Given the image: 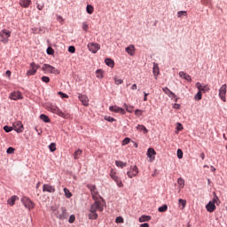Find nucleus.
Segmentation results:
<instances>
[{"mask_svg":"<svg viewBox=\"0 0 227 227\" xmlns=\"http://www.w3.org/2000/svg\"><path fill=\"white\" fill-rule=\"evenodd\" d=\"M105 63L107 67H110V68H114V60L111 59H106L105 60Z\"/></svg>","mask_w":227,"mask_h":227,"instance_id":"nucleus-30","label":"nucleus"},{"mask_svg":"<svg viewBox=\"0 0 227 227\" xmlns=\"http://www.w3.org/2000/svg\"><path fill=\"white\" fill-rule=\"evenodd\" d=\"M137 129L139 130L140 132H144V134H148V129H146L145 125H137Z\"/></svg>","mask_w":227,"mask_h":227,"instance_id":"nucleus-29","label":"nucleus"},{"mask_svg":"<svg viewBox=\"0 0 227 227\" xmlns=\"http://www.w3.org/2000/svg\"><path fill=\"white\" fill-rule=\"evenodd\" d=\"M42 70L44 74H55L56 75H59L60 74L59 69L49 64H43Z\"/></svg>","mask_w":227,"mask_h":227,"instance_id":"nucleus-1","label":"nucleus"},{"mask_svg":"<svg viewBox=\"0 0 227 227\" xmlns=\"http://www.w3.org/2000/svg\"><path fill=\"white\" fill-rule=\"evenodd\" d=\"M217 201H219V197L218 196H215L213 198V200H211L210 202L213 203V205H215V203H217Z\"/></svg>","mask_w":227,"mask_h":227,"instance_id":"nucleus-54","label":"nucleus"},{"mask_svg":"<svg viewBox=\"0 0 227 227\" xmlns=\"http://www.w3.org/2000/svg\"><path fill=\"white\" fill-rule=\"evenodd\" d=\"M219 98L223 102H226V84H223L219 90Z\"/></svg>","mask_w":227,"mask_h":227,"instance_id":"nucleus-14","label":"nucleus"},{"mask_svg":"<svg viewBox=\"0 0 227 227\" xmlns=\"http://www.w3.org/2000/svg\"><path fill=\"white\" fill-rule=\"evenodd\" d=\"M124 107L128 113H132L134 106H129L127 104H124Z\"/></svg>","mask_w":227,"mask_h":227,"instance_id":"nucleus-43","label":"nucleus"},{"mask_svg":"<svg viewBox=\"0 0 227 227\" xmlns=\"http://www.w3.org/2000/svg\"><path fill=\"white\" fill-rule=\"evenodd\" d=\"M89 51L90 52H92V54H97V52H98V51H100V44H98V43H90L87 45Z\"/></svg>","mask_w":227,"mask_h":227,"instance_id":"nucleus-8","label":"nucleus"},{"mask_svg":"<svg viewBox=\"0 0 227 227\" xmlns=\"http://www.w3.org/2000/svg\"><path fill=\"white\" fill-rule=\"evenodd\" d=\"M139 173V169L137 166L130 167L129 170L127 172V176L129 178H134V176H137Z\"/></svg>","mask_w":227,"mask_h":227,"instance_id":"nucleus-11","label":"nucleus"},{"mask_svg":"<svg viewBox=\"0 0 227 227\" xmlns=\"http://www.w3.org/2000/svg\"><path fill=\"white\" fill-rule=\"evenodd\" d=\"M38 68H40L39 65H36V63L32 62L29 67V70L27 72V75L29 77L31 75H35L36 72L38 71Z\"/></svg>","mask_w":227,"mask_h":227,"instance_id":"nucleus-7","label":"nucleus"},{"mask_svg":"<svg viewBox=\"0 0 227 227\" xmlns=\"http://www.w3.org/2000/svg\"><path fill=\"white\" fill-rule=\"evenodd\" d=\"M68 52H71V54H74L75 52V47L74 46H69Z\"/></svg>","mask_w":227,"mask_h":227,"instance_id":"nucleus-55","label":"nucleus"},{"mask_svg":"<svg viewBox=\"0 0 227 227\" xmlns=\"http://www.w3.org/2000/svg\"><path fill=\"white\" fill-rule=\"evenodd\" d=\"M12 129L18 133L20 134L21 132H24V125L22 124V121H17L12 124Z\"/></svg>","mask_w":227,"mask_h":227,"instance_id":"nucleus-9","label":"nucleus"},{"mask_svg":"<svg viewBox=\"0 0 227 227\" xmlns=\"http://www.w3.org/2000/svg\"><path fill=\"white\" fill-rule=\"evenodd\" d=\"M49 149H50L51 152H56V144L55 143H51L49 145Z\"/></svg>","mask_w":227,"mask_h":227,"instance_id":"nucleus-42","label":"nucleus"},{"mask_svg":"<svg viewBox=\"0 0 227 227\" xmlns=\"http://www.w3.org/2000/svg\"><path fill=\"white\" fill-rule=\"evenodd\" d=\"M155 155H157V152H155V149L149 148L147 150V157H149L150 160H155Z\"/></svg>","mask_w":227,"mask_h":227,"instance_id":"nucleus-19","label":"nucleus"},{"mask_svg":"<svg viewBox=\"0 0 227 227\" xmlns=\"http://www.w3.org/2000/svg\"><path fill=\"white\" fill-rule=\"evenodd\" d=\"M168 211V205H163L158 208V212H167Z\"/></svg>","mask_w":227,"mask_h":227,"instance_id":"nucleus-39","label":"nucleus"},{"mask_svg":"<svg viewBox=\"0 0 227 227\" xmlns=\"http://www.w3.org/2000/svg\"><path fill=\"white\" fill-rule=\"evenodd\" d=\"M20 4L23 8H29V4H31V0H20Z\"/></svg>","mask_w":227,"mask_h":227,"instance_id":"nucleus-23","label":"nucleus"},{"mask_svg":"<svg viewBox=\"0 0 227 227\" xmlns=\"http://www.w3.org/2000/svg\"><path fill=\"white\" fill-rule=\"evenodd\" d=\"M58 219H67L68 217V215L67 214V208L61 207L60 210L58 211L57 215Z\"/></svg>","mask_w":227,"mask_h":227,"instance_id":"nucleus-13","label":"nucleus"},{"mask_svg":"<svg viewBox=\"0 0 227 227\" xmlns=\"http://www.w3.org/2000/svg\"><path fill=\"white\" fill-rule=\"evenodd\" d=\"M115 223H123V217L118 216V217L115 219Z\"/></svg>","mask_w":227,"mask_h":227,"instance_id":"nucleus-58","label":"nucleus"},{"mask_svg":"<svg viewBox=\"0 0 227 227\" xmlns=\"http://www.w3.org/2000/svg\"><path fill=\"white\" fill-rule=\"evenodd\" d=\"M87 187L90 189L94 201L98 200V191H97V186L93 184H88Z\"/></svg>","mask_w":227,"mask_h":227,"instance_id":"nucleus-10","label":"nucleus"},{"mask_svg":"<svg viewBox=\"0 0 227 227\" xmlns=\"http://www.w3.org/2000/svg\"><path fill=\"white\" fill-rule=\"evenodd\" d=\"M43 192H56V188L51 184H43Z\"/></svg>","mask_w":227,"mask_h":227,"instance_id":"nucleus-18","label":"nucleus"},{"mask_svg":"<svg viewBox=\"0 0 227 227\" xmlns=\"http://www.w3.org/2000/svg\"><path fill=\"white\" fill-rule=\"evenodd\" d=\"M59 97H61V98H68V95H67L61 91L59 92Z\"/></svg>","mask_w":227,"mask_h":227,"instance_id":"nucleus-56","label":"nucleus"},{"mask_svg":"<svg viewBox=\"0 0 227 227\" xmlns=\"http://www.w3.org/2000/svg\"><path fill=\"white\" fill-rule=\"evenodd\" d=\"M152 220V216L150 215H142L139 217V223H148V221Z\"/></svg>","mask_w":227,"mask_h":227,"instance_id":"nucleus-28","label":"nucleus"},{"mask_svg":"<svg viewBox=\"0 0 227 227\" xmlns=\"http://www.w3.org/2000/svg\"><path fill=\"white\" fill-rule=\"evenodd\" d=\"M178 205L180 207V205L182 206V210H184V208H185V205H187V200H184V199H179L178 200Z\"/></svg>","mask_w":227,"mask_h":227,"instance_id":"nucleus-34","label":"nucleus"},{"mask_svg":"<svg viewBox=\"0 0 227 227\" xmlns=\"http://www.w3.org/2000/svg\"><path fill=\"white\" fill-rule=\"evenodd\" d=\"M89 219H91V220L98 219V214H97V212L90 209Z\"/></svg>","mask_w":227,"mask_h":227,"instance_id":"nucleus-25","label":"nucleus"},{"mask_svg":"<svg viewBox=\"0 0 227 227\" xmlns=\"http://www.w3.org/2000/svg\"><path fill=\"white\" fill-rule=\"evenodd\" d=\"M179 76L182 79H184L185 81H187L188 82H191V81H192V78L191 77V75L187 74L185 72H179Z\"/></svg>","mask_w":227,"mask_h":227,"instance_id":"nucleus-20","label":"nucleus"},{"mask_svg":"<svg viewBox=\"0 0 227 227\" xmlns=\"http://www.w3.org/2000/svg\"><path fill=\"white\" fill-rule=\"evenodd\" d=\"M177 184L180 189H184V187H185V181L182 177L177 179Z\"/></svg>","mask_w":227,"mask_h":227,"instance_id":"nucleus-33","label":"nucleus"},{"mask_svg":"<svg viewBox=\"0 0 227 227\" xmlns=\"http://www.w3.org/2000/svg\"><path fill=\"white\" fill-rule=\"evenodd\" d=\"M105 120L106 121H110L111 123H113V121H116V119H114V118L111 117V116H106Z\"/></svg>","mask_w":227,"mask_h":227,"instance_id":"nucleus-46","label":"nucleus"},{"mask_svg":"<svg viewBox=\"0 0 227 227\" xmlns=\"http://www.w3.org/2000/svg\"><path fill=\"white\" fill-rule=\"evenodd\" d=\"M148 100V93L144 92V102H146Z\"/></svg>","mask_w":227,"mask_h":227,"instance_id":"nucleus-60","label":"nucleus"},{"mask_svg":"<svg viewBox=\"0 0 227 227\" xmlns=\"http://www.w3.org/2000/svg\"><path fill=\"white\" fill-rule=\"evenodd\" d=\"M57 20L58 22H60V24H63V17L61 15H57Z\"/></svg>","mask_w":227,"mask_h":227,"instance_id":"nucleus-57","label":"nucleus"},{"mask_svg":"<svg viewBox=\"0 0 227 227\" xmlns=\"http://www.w3.org/2000/svg\"><path fill=\"white\" fill-rule=\"evenodd\" d=\"M21 202L28 210H33V208H35V203L31 201V200H29L27 197H23L21 199Z\"/></svg>","mask_w":227,"mask_h":227,"instance_id":"nucleus-6","label":"nucleus"},{"mask_svg":"<svg viewBox=\"0 0 227 227\" xmlns=\"http://www.w3.org/2000/svg\"><path fill=\"white\" fill-rule=\"evenodd\" d=\"M153 74L154 77H157V75L160 74L159 65L157 63H153Z\"/></svg>","mask_w":227,"mask_h":227,"instance_id":"nucleus-26","label":"nucleus"},{"mask_svg":"<svg viewBox=\"0 0 227 227\" xmlns=\"http://www.w3.org/2000/svg\"><path fill=\"white\" fill-rule=\"evenodd\" d=\"M40 119L44 121V123H51V119L46 114H41Z\"/></svg>","mask_w":227,"mask_h":227,"instance_id":"nucleus-31","label":"nucleus"},{"mask_svg":"<svg viewBox=\"0 0 227 227\" xmlns=\"http://www.w3.org/2000/svg\"><path fill=\"white\" fill-rule=\"evenodd\" d=\"M75 222V215H71L68 220V223H70L72 224V223Z\"/></svg>","mask_w":227,"mask_h":227,"instance_id":"nucleus-53","label":"nucleus"},{"mask_svg":"<svg viewBox=\"0 0 227 227\" xmlns=\"http://www.w3.org/2000/svg\"><path fill=\"white\" fill-rule=\"evenodd\" d=\"M81 155H82V150L78 149L74 153V159H79L81 157Z\"/></svg>","mask_w":227,"mask_h":227,"instance_id":"nucleus-36","label":"nucleus"},{"mask_svg":"<svg viewBox=\"0 0 227 227\" xmlns=\"http://www.w3.org/2000/svg\"><path fill=\"white\" fill-rule=\"evenodd\" d=\"M96 75H97L98 79H102L104 77V73L102 72V70L98 69L96 71Z\"/></svg>","mask_w":227,"mask_h":227,"instance_id":"nucleus-37","label":"nucleus"},{"mask_svg":"<svg viewBox=\"0 0 227 227\" xmlns=\"http://www.w3.org/2000/svg\"><path fill=\"white\" fill-rule=\"evenodd\" d=\"M135 115L136 116H143V110L137 109L135 111Z\"/></svg>","mask_w":227,"mask_h":227,"instance_id":"nucleus-49","label":"nucleus"},{"mask_svg":"<svg viewBox=\"0 0 227 227\" xmlns=\"http://www.w3.org/2000/svg\"><path fill=\"white\" fill-rule=\"evenodd\" d=\"M47 54H49L50 56H52L54 54V50L51 47H49L47 49Z\"/></svg>","mask_w":227,"mask_h":227,"instance_id":"nucleus-51","label":"nucleus"},{"mask_svg":"<svg viewBox=\"0 0 227 227\" xmlns=\"http://www.w3.org/2000/svg\"><path fill=\"white\" fill-rule=\"evenodd\" d=\"M109 110L112 111V113H119L120 114H125V109L119 107L117 106H110Z\"/></svg>","mask_w":227,"mask_h":227,"instance_id":"nucleus-17","label":"nucleus"},{"mask_svg":"<svg viewBox=\"0 0 227 227\" xmlns=\"http://www.w3.org/2000/svg\"><path fill=\"white\" fill-rule=\"evenodd\" d=\"M110 177L112 178V180H114V182H115L117 186L123 187V183L121 182V179H120L118 175H116V171H114V169L113 168L110 171Z\"/></svg>","mask_w":227,"mask_h":227,"instance_id":"nucleus-5","label":"nucleus"},{"mask_svg":"<svg viewBox=\"0 0 227 227\" xmlns=\"http://www.w3.org/2000/svg\"><path fill=\"white\" fill-rule=\"evenodd\" d=\"M82 29H83V31H88V29H89V25H88V22H83L82 23Z\"/></svg>","mask_w":227,"mask_h":227,"instance_id":"nucleus-50","label":"nucleus"},{"mask_svg":"<svg viewBox=\"0 0 227 227\" xmlns=\"http://www.w3.org/2000/svg\"><path fill=\"white\" fill-rule=\"evenodd\" d=\"M64 193L66 198H70L72 196V192L67 188H64Z\"/></svg>","mask_w":227,"mask_h":227,"instance_id":"nucleus-38","label":"nucleus"},{"mask_svg":"<svg viewBox=\"0 0 227 227\" xmlns=\"http://www.w3.org/2000/svg\"><path fill=\"white\" fill-rule=\"evenodd\" d=\"M131 90H137V84L134 83V84L131 86Z\"/></svg>","mask_w":227,"mask_h":227,"instance_id":"nucleus-62","label":"nucleus"},{"mask_svg":"<svg viewBox=\"0 0 227 227\" xmlns=\"http://www.w3.org/2000/svg\"><path fill=\"white\" fill-rule=\"evenodd\" d=\"M140 227H150V224H148V223H142V224H140Z\"/></svg>","mask_w":227,"mask_h":227,"instance_id":"nucleus-63","label":"nucleus"},{"mask_svg":"<svg viewBox=\"0 0 227 227\" xmlns=\"http://www.w3.org/2000/svg\"><path fill=\"white\" fill-rule=\"evenodd\" d=\"M114 82L117 86H120V84H123V80L118 78V77H114Z\"/></svg>","mask_w":227,"mask_h":227,"instance_id":"nucleus-40","label":"nucleus"},{"mask_svg":"<svg viewBox=\"0 0 227 227\" xmlns=\"http://www.w3.org/2000/svg\"><path fill=\"white\" fill-rule=\"evenodd\" d=\"M215 206L214 204V202L209 201L207 205H206V209L207 210V212L211 213L214 212L215 210Z\"/></svg>","mask_w":227,"mask_h":227,"instance_id":"nucleus-21","label":"nucleus"},{"mask_svg":"<svg viewBox=\"0 0 227 227\" xmlns=\"http://www.w3.org/2000/svg\"><path fill=\"white\" fill-rule=\"evenodd\" d=\"M203 95L201 94V91H198L197 94L195 95V100H201Z\"/></svg>","mask_w":227,"mask_h":227,"instance_id":"nucleus-41","label":"nucleus"},{"mask_svg":"<svg viewBox=\"0 0 227 227\" xmlns=\"http://www.w3.org/2000/svg\"><path fill=\"white\" fill-rule=\"evenodd\" d=\"M12 129H13V127H9V126L4 127V130H5L6 132H12Z\"/></svg>","mask_w":227,"mask_h":227,"instance_id":"nucleus-52","label":"nucleus"},{"mask_svg":"<svg viewBox=\"0 0 227 227\" xmlns=\"http://www.w3.org/2000/svg\"><path fill=\"white\" fill-rule=\"evenodd\" d=\"M42 81H43V82L49 83V82H51V78H49L48 76H43Z\"/></svg>","mask_w":227,"mask_h":227,"instance_id":"nucleus-48","label":"nucleus"},{"mask_svg":"<svg viewBox=\"0 0 227 227\" xmlns=\"http://www.w3.org/2000/svg\"><path fill=\"white\" fill-rule=\"evenodd\" d=\"M86 12L89 13V15H92L93 12H95V8H93V5L88 4L86 7Z\"/></svg>","mask_w":227,"mask_h":227,"instance_id":"nucleus-32","label":"nucleus"},{"mask_svg":"<svg viewBox=\"0 0 227 227\" xmlns=\"http://www.w3.org/2000/svg\"><path fill=\"white\" fill-rule=\"evenodd\" d=\"M17 200H19V197L17 196H12V198H10L7 200L8 205H10L11 207H13V205H15V201H17Z\"/></svg>","mask_w":227,"mask_h":227,"instance_id":"nucleus-27","label":"nucleus"},{"mask_svg":"<svg viewBox=\"0 0 227 227\" xmlns=\"http://www.w3.org/2000/svg\"><path fill=\"white\" fill-rule=\"evenodd\" d=\"M126 52L129 55V56H134V54L136 53V48L134 47V45L130 44L129 46H128L126 48Z\"/></svg>","mask_w":227,"mask_h":227,"instance_id":"nucleus-22","label":"nucleus"},{"mask_svg":"<svg viewBox=\"0 0 227 227\" xmlns=\"http://www.w3.org/2000/svg\"><path fill=\"white\" fill-rule=\"evenodd\" d=\"M78 98L80 102H82V106H85L86 107L90 106V98H88V96L84 94H79Z\"/></svg>","mask_w":227,"mask_h":227,"instance_id":"nucleus-12","label":"nucleus"},{"mask_svg":"<svg viewBox=\"0 0 227 227\" xmlns=\"http://www.w3.org/2000/svg\"><path fill=\"white\" fill-rule=\"evenodd\" d=\"M185 16V17H187V12H185V11H180V12H177V17H182V16Z\"/></svg>","mask_w":227,"mask_h":227,"instance_id":"nucleus-45","label":"nucleus"},{"mask_svg":"<svg viewBox=\"0 0 227 227\" xmlns=\"http://www.w3.org/2000/svg\"><path fill=\"white\" fill-rule=\"evenodd\" d=\"M196 88L200 91V93H207V91H210V87H208V85H202L200 82L196 83Z\"/></svg>","mask_w":227,"mask_h":227,"instance_id":"nucleus-15","label":"nucleus"},{"mask_svg":"<svg viewBox=\"0 0 227 227\" xmlns=\"http://www.w3.org/2000/svg\"><path fill=\"white\" fill-rule=\"evenodd\" d=\"M12 36V32L8 29H3L0 31V42L2 43H8L9 39Z\"/></svg>","mask_w":227,"mask_h":227,"instance_id":"nucleus-2","label":"nucleus"},{"mask_svg":"<svg viewBox=\"0 0 227 227\" xmlns=\"http://www.w3.org/2000/svg\"><path fill=\"white\" fill-rule=\"evenodd\" d=\"M43 6H44L43 4H37V9L39 10H43Z\"/></svg>","mask_w":227,"mask_h":227,"instance_id":"nucleus-61","label":"nucleus"},{"mask_svg":"<svg viewBox=\"0 0 227 227\" xmlns=\"http://www.w3.org/2000/svg\"><path fill=\"white\" fill-rule=\"evenodd\" d=\"M9 98H11V100H22V93L20 91L12 92Z\"/></svg>","mask_w":227,"mask_h":227,"instance_id":"nucleus-16","label":"nucleus"},{"mask_svg":"<svg viewBox=\"0 0 227 227\" xmlns=\"http://www.w3.org/2000/svg\"><path fill=\"white\" fill-rule=\"evenodd\" d=\"M162 90L164 93L168 95V97H172L173 98H176V95L173 93V91H171L168 87L163 88Z\"/></svg>","mask_w":227,"mask_h":227,"instance_id":"nucleus-24","label":"nucleus"},{"mask_svg":"<svg viewBox=\"0 0 227 227\" xmlns=\"http://www.w3.org/2000/svg\"><path fill=\"white\" fill-rule=\"evenodd\" d=\"M129 143H130V138L129 137L124 138L122 141V146L129 145Z\"/></svg>","mask_w":227,"mask_h":227,"instance_id":"nucleus-47","label":"nucleus"},{"mask_svg":"<svg viewBox=\"0 0 227 227\" xmlns=\"http://www.w3.org/2000/svg\"><path fill=\"white\" fill-rule=\"evenodd\" d=\"M90 210L92 212H104V206L100 200H95V202L91 204Z\"/></svg>","mask_w":227,"mask_h":227,"instance_id":"nucleus-4","label":"nucleus"},{"mask_svg":"<svg viewBox=\"0 0 227 227\" xmlns=\"http://www.w3.org/2000/svg\"><path fill=\"white\" fill-rule=\"evenodd\" d=\"M200 158L202 159V160H205V153H202L200 154Z\"/></svg>","mask_w":227,"mask_h":227,"instance_id":"nucleus-64","label":"nucleus"},{"mask_svg":"<svg viewBox=\"0 0 227 227\" xmlns=\"http://www.w3.org/2000/svg\"><path fill=\"white\" fill-rule=\"evenodd\" d=\"M177 157H178V159L184 158V152L182 151V149L177 150Z\"/></svg>","mask_w":227,"mask_h":227,"instance_id":"nucleus-44","label":"nucleus"},{"mask_svg":"<svg viewBox=\"0 0 227 227\" xmlns=\"http://www.w3.org/2000/svg\"><path fill=\"white\" fill-rule=\"evenodd\" d=\"M15 152V149L13 147H9L7 149V153H13Z\"/></svg>","mask_w":227,"mask_h":227,"instance_id":"nucleus-59","label":"nucleus"},{"mask_svg":"<svg viewBox=\"0 0 227 227\" xmlns=\"http://www.w3.org/2000/svg\"><path fill=\"white\" fill-rule=\"evenodd\" d=\"M48 111H50V113H53L54 114H58V116H61V118H67L65 113L57 107L56 105H50L48 106Z\"/></svg>","mask_w":227,"mask_h":227,"instance_id":"nucleus-3","label":"nucleus"},{"mask_svg":"<svg viewBox=\"0 0 227 227\" xmlns=\"http://www.w3.org/2000/svg\"><path fill=\"white\" fill-rule=\"evenodd\" d=\"M115 166H117V168H125L127 166V163L121 161V160H116L115 161Z\"/></svg>","mask_w":227,"mask_h":227,"instance_id":"nucleus-35","label":"nucleus"}]
</instances>
